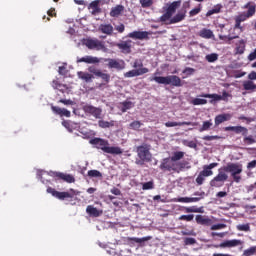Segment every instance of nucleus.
<instances>
[{
  "mask_svg": "<svg viewBox=\"0 0 256 256\" xmlns=\"http://www.w3.org/2000/svg\"><path fill=\"white\" fill-rule=\"evenodd\" d=\"M206 61H208V63H215V61H218L219 59V54L217 53H211V54H207L205 56Z\"/></svg>",
  "mask_w": 256,
  "mask_h": 256,
  "instance_id": "40",
  "label": "nucleus"
},
{
  "mask_svg": "<svg viewBox=\"0 0 256 256\" xmlns=\"http://www.w3.org/2000/svg\"><path fill=\"white\" fill-rule=\"evenodd\" d=\"M51 109L55 115H59L60 117H71V111L65 109V108H60L58 106H51Z\"/></svg>",
  "mask_w": 256,
  "mask_h": 256,
  "instance_id": "15",
  "label": "nucleus"
},
{
  "mask_svg": "<svg viewBox=\"0 0 256 256\" xmlns=\"http://www.w3.org/2000/svg\"><path fill=\"white\" fill-rule=\"evenodd\" d=\"M243 142L246 143V145H253V143H256V140L253 135H246L244 136Z\"/></svg>",
  "mask_w": 256,
  "mask_h": 256,
  "instance_id": "50",
  "label": "nucleus"
},
{
  "mask_svg": "<svg viewBox=\"0 0 256 256\" xmlns=\"http://www.w3.org/2000/svg\"><path fill=\"white\" fill-rule=\"evenodd\" d=\"M91 145H96L97 149H101L104 153H109L110 155H121L123 149L117 146H109V141L101 138H94L90 140Z\"/></svg>",
  "mask_w": 256,
  "mask_h": 256,
  "instance_id": "1",
  "label": "nucleus"
},
{
  "mask_svg": "<svg viewBox=\"0 0 256 256\" xmlns=\"http://www.w3.org/2000/svg\"><path fill=\"white\" fill-rule=\"evenodd\" d=\"M200 97H204V99H212L210 100V103H213V101H221V99H223L219 94H202Z\"/></svg>",
  "mask_w": 256,
  "mask_h": 256,
  "instance_id": "34",
  "label": "nucleus"
},
{
  "mask_svg": "<svg viewBox=\"0 0 256 256\" xmlns=\"http://www.w3.org/2000/svg\"><path fill=\"white\" fill-rule=\"evenodd\" d=\"M141 125L140 121H133L130 123L129 127L130 129H133V131H139V129H141Z\"/></svg>",
  "mask_w": 256,
  "mask_h": 256,
  "instance_id": "53",
  "label": "nucleus"
},
{
  "mask_svg": "<svg viewBox=\"0 0 256 256\" xmlns=\"http://www.w3.org/2000/svg\"><path fill=\"white\" fill-rule=\"evenodd\" d=\"M192 104L194 105H207V100L203 98H195L192 100Z\"/></svg>",
  "mask_w": 256,
  "mask_h": 256,
  "instance_id": "55",
  "label": "nucleus"
},
{
  "mask_svg": "<svg viewBox=\"0 0 256 256\" xmlns=\"http://www.w3.org/2000/svg\"><path fill=\"white\" fill-rule=\"evenodd\" d=\"M138 159H136V165L143 167L145 163H151L153 155L151 154V146L149 144H142L136 148Z\"/></svg>",
  "mask_w": 256,
  "mask_h": 256,
  "instance_id": "2",
  "label": "nucleus"
},
{
  "mask_svg": "<svg viewBox=\"0 0 256 256\" xmlns=\"http://www.w3.org/2000/svg\"><path fill=\"white\" fill-rule=\"evenodd\" d=\"M185 213H203V207L197 208L196 206L185 207Z\"/></svg>",
  "mask_w": 256,
  "mask_h": 256,
  "instance_id": "38",
  "label": "nucleus"
},
{
  "mask_svg": "<svg viewBox=\"0 0 256 256\" xmlns=\"http://www.w3.org/2000/svg\"><path fill=\"white\" fill-rule=\"evenodd\" d=\"M199 37H202V39H213V37H215V35L211 31V29L203 28L199 32Z\"/></svg>",
  "mask_w": 256,
  "mask_h": 256,
  "instance_id": "28",
  "label": "nucleus"
},
{
  "mask_svg": "<svg viewBox=\"0 0 256 256\" xmlns=\"http://www.w3.org/2000/svg\"><path fill=\"white\" fill-rule=\"evenodd\" d=\"M86 213H88V215H90V217H101V215L103 214V211L95 208L92 205H89L86 208Z\"/></svg>",
  "mask_w": 256,
  "mask_h": 256,
  "instance_id": "21",
  "label": "nucleus"
},
{
  "mask_svg": "<svg viewBox=\"0 0 256 256\" xmlns=\"http://www.w3.org/2000/svg\"><path fill=\"white\" fill-rule=\"evenodd\" d=\"M237 231H245V232H249L251 231V226L249 225V223L247 224H239L236 226Z\"/></svg>",
  "mask_w": 256,
  "mask_h": 256,
  "instance_id": "48",
  "label": "nucleus"
},
{
  "mask_svg": "<svg viewBox=\"0 0 256 256\" xmlns=\"http://www.w3.org/2000/svg\"><path fill=\"white\" fill-rule=\"evenodd\" d=\"M183 157H185V152H181V151H177L174 152L171 159L172 161H181V159H183Z\"/></svg>",
  "mask_w": 256,
  "mask_h": 256,
  "instance_id": "42",
  "label": "nucleus"
},
{
  "mask_svg": "<svg viewBox=\"0 0 256 256\" xmlns=\"http://www.w3.org/2000/svg\"><path fill=\"white\" fill-rule=\"evenodd\" d=\"M227 224H214L211 226V231H221V229H225Z\"/></svg>",
  "mask_w": 256,
  "mask_h": 256,
  "instance_id": "57",
  "label": "nucleus"
},
{
  "mask_svg": "<svg viewBox=\"0 0 256 256\" xmlns=\"http://www.w3.org/2000/svg\"><path fill=\"white\" fill-rule=\"evenodd\" d=\"M56 177L63 179V181H66L67 183H73L75 181V178L69 174L56 173Z\"/></svg>",
  "mask_w": 256,
  "mask_h": 256,
  "instance_id": "35",
  "label": "nucleus"
},
{
  "mask_svg": "<svg viewBox=\"0 0 256 256\" xmlns=\"http://www.w3.org/2000/svg\"><path fill=\"white\" fill-rule=\"evenodd\" d=\"M203 141H215V139H221L219 136H204Z\"/></svg>",
  "mask_w": 256,
  "mask_h": 256,
  "instance_id": "63",
  "label": "nucleus"
},
{
  "mask_svg": "<svg viewBox=\"0 0 256 256\" xmlns=\"http://www.w3.org/2000/svg\"><path fill=\"white\" fill-rule=\"evenodd\" d=\"M173 163L172 158H166L162 161L161 165H160V169L164 170V171H171V165Z\"/></svg>",
  "mask_w": 256,
  "mask_h": 256,
  "instance_id": "30",
  "label": "nucleus"
},
{
  "mask_svg": "<svg viewBox=\"0 0 256 256\" xmlns=\"http://www.w3.org/2000/svg\"><path fill=\"white\" fill-rule=\"evenodd\" d=\"M83 45L88 47L93 51H103L106 53L107 47H105V42L96 38H87L83 41Z\"/></svg>",
  "mask_w": 256,
  "mask_h": 256,
  "instance_id": "5",
  "label": "nucleus"
},
{
  "mask_svg": "<svg viewBox=\"0 0 256 256\" xmlns=\"http://www.w3.org/2000/svg\"><path fill=\"white\" fill-rule=\"evenodd\" d=\"M62 125L70 133H72V131H75V129H79V124H77V123H75L73 121H63Z\"/></svg>",
  "mask_w": 256,
  "mask_h": 256,
  "instance_id": "24",
  "label": "nucleus"
},
{
  "mask_svg": "<svg viewBox=\"0 0 256 256\" xmlns=\"http://www.w3.org/2000/svg\"><path fill=\"white\" fill-rule=\"evenodd\" d=\"M139 3L143 9H147L153 5V0H139Z\"/></svg>",
  "mask_w": 256,
  "mask_h": 256,
  "instance_id": "51",
  "label": "nucleus"
},
{
  "mask_svg": "<svg viewBox=\"0 0 256 256\" xmlns=\"http://www.w3.org/2000/svg\"><path fill=\"white\" fill-rule=\"evenodd\" d=\"M184 243L185 245H195V243H197V240L195 238H185Z\"/></svg>",
  "mask_w": 256,
  "mask_h": 256,
  "instance_id": "62",
  "label": "nucleus"
},
{
  "mask_svg": "<svg viewBox=\"0 0 256 256\" xmlns=\"http://www.w3.org/2000/svg\"><path fill=\"white\" fill-rule=\"evenodd\" d=\"M183 125H192V127H196L199 125L197 122H166L165 127H183Z\"/></svg>",
  "mask_w": 256,
  "mask_h": 256,
  "instance_id": "20",
  "label": "nucleus"
},
{
  "mask_svg": "<svg viewBox=\"0 0 256 256\" xmlns=\"http://www.w3.org/2000/svg\"><path fill=\"white\" fill-rule=\"evenodd\" d=\"M235 19H236V21L243 23V21H247V19H250V18L248 17V15L245 12H243V13L239 14L238 16H236Z\"/></svg>",
  "mask_w": 256,
  "mask_h": 256,
  "instance_id": "56",
  "label": "nucleus"
},
{
  "mask_svg": "<svg viewBox=\"0 0 256 256\" xmlns=\"http://www.w3.org/2000/svg\"><path fill=\"white\" fill-rule=\"evenodd\" d=\"M115 125L114 121H105V120H99L98 126L101 127V129H109V127H113Z\"/></svg>",
  "mask_w": 256,
  "mask_h": 256,
  "instance_id": "36",
  "label": "nucleus"
},
{
  "mask_svg": "<svg viewBox=\"0 0 256 256\" xmlns=\"http://www.w3.org/2000/svg\"><path fill=\"white\" fill-rule=\"evenodd\" d=\"M47 193H50L52 197H56V199H60V201L73 199L75 195H79V192L74 189H70L68 192H59L51 187L47 188Z\"/></svg>",
  "mask_w": 256,
  "mask_h": 256,
  "instance_id": "6",
  "label": "nucleus"
},
{
  "mask_svg": "<svg viewBox=\"0 0 256 256\" xmlns=\"http://www.w3.org/2000/svg\"><path fill=\"white\" fill-rule=\"evenodd\" d=\"M239 245H243V241L233 239V240H226L220 243L219 245H214V247L216 249H218V247H221L222 249H225V248L231 249V247H239Z\"/></svg>",
  "mask_w": 256,
  "mask_h": 256,
  "instance_id": "9",
  "label": "nucleus"
},
{
  "mask_svg": "<svg viewBox=\"0 0 256 256\" xmlns=\"http://www.w3.org/2000/svg\"><path fill=\"white\" fill-rule=\"evenodd\" d=\"M223 171L230 173L233 178L234 183H241V174L243 173V165L240 163H229L224 168Z\"/></svg>",
  "mask_w": 256,
  "mask_h": 256,
  "instance_id": "4",
  "label": "nucleus"
},
{
  "mask_svg": "<svg viewBox=\"0 0 256 256\" xmlns=\"http://www.w3.org/2000/svg\"><path fill=\"white\" fill-rule=\"evenodd\" d=\"M150 81H155L158 85H172V87H183L181 78L177 75L169 76H154L150 78Z\"/></svg>",
  "mask_w": 256,
  "mask_h": 256,
  "instance_id": "3",
  "label": "nucleus"
},
{
  "mask_svg": "<svg viewBox=\"0 0 256 256\" xmlns=\"http://www.w3.org/2000/svg\"><path fill=\"white\" fill-rule=\"evenodd\" d=\"M243 256H253L256 255V246H252L243 251Z\"/></svg>",
  "mask_w": 256,
  "mask_h": 256,
  "instance_id": "47",
  "label": "nucleus"
},
{
  "mask_svg": "<svg viewBox=\"0 0 256 256\" xmlns=\"http://www.w3.org/2000/svg\"><path fill=\"white\" fill-rule=\"evenodd\" d=\"M223 9V5L216 4L212 9H210L206 13V17H211V15H217L218 13H221V10Z\"/></svg>",
  "mask_w": 256,
  "mask_h": 256,
  "instance_id": "31",
  "label": "nucleus"
},
{
  "mask_svg": "<svg viewBox=\"0 0 256 256\" xmlns=\"http://www.w3.org/2000/svg\"><path fill=\"white\" fill-rule=\"evenodd\" d=\"M242 9H248L247 12H245V14L251 18L253 17V15H255L256 12V4L254 2H248L246 3Z\"/></svg>",
  "mask_w": 256,
  "mask_h": 256,
  "instance_id": "19",
  "label": "nucleus"
},
{
  "mask_svg": "<svg viewBox=\"0 0 256 256\" xmlns=\"http://www.w3.org/2000/svg\"><path fill=\"white\" fill-rule=\"evenodd\" d=\"M187 16V10H180L174 17L171 18L170 22H167V25H174L175 23H181Z\"/></svg>",
  "mask_w": 256,
  "mask_h": 256,
  "instance_id": "13",
  "label": "nucleus"
},
{
  "mask_svg": "<svg viewBox=\"0 0 256 256\" xmlns=\"http://www.w3.org/2000/svg\"><path fill=\"white\" fill-rule=\"evenodd\" d=\"M130 241H134L135 243H145L146 241H151V236H146L142 238H130Z\"/></svg>",
  "mask_w": 256,
  "mask_h": 256,
  "instance_id": "49",
  "label": "nucleus"
},
{
  "mask_svg": "<svg viewBox=\"0 0 256 256\" xmlns=\"http://www.w3.org/2000/svg\"><path fill=\"white\" fill-rule=\"evenodd\" d=\"M130 39H139L143 41V39H149V32L147 31H133L128 34Z\"/></svg>",
  "mask_w": 256,
  "mask_h": 256,
  "instance_id": "14",
  "label": "nucleus"
},
{
  "mask_svg": "<svg viewBox=\"0 0 256 256\" xmlns=\"http://www.w3.org/2000/svg\"><path fill=\"white\" fill-rule=\"evenodd\" d=\"M243 53H245V40L242 39L236 47V55H243Z\"/></svg>",
  "mask_w": 256,
  "mask_h": 256,
  "instance_id": "39",
  "label": "nucleus"
},
{
  "mask_svg": "<svg viewBox=\"0 0 256 256\" xmlns=\"http://www.w3.org/2000/svg\"><path fill=\"white\" fill-rule=\"evenodd\" d=\"M256 59V48L253 52L248 55V61H255Z\"/></svg>",
  "mask_w": 256,
  "mask_h": 256,
  "instance_id": "64",
  "label": "nucleus"
},
{
  "mask_svg": "<svg viewBox=\"0 0 256 256\" xmlns=\"http://www.w3.org/2000/svg\"><path fill=\"white\" fill-rule=\"evenodd\" d=\"M99 3H101V0H94L89 4L88 9L92 15H99V13H101Z\"/></svg>",
  "mask_w": 256,
  "mask_h": 256,
  "instance_id": "16",
  "label": "nucleus"
},
{
  "mask_svg": "<svg viewBox=\"0 0 256 256\" xmlns=\"http://www.w3.org/2000/svg\"><path fill=\"white\" fill-rule=\"evenodd\" d=\"M125 11V6L119 4L113 7L110 11V17H119Z\"/></svg>",
  "mask_w": 256,
  "mask_h": 256,
  "instance_id": "23",
  "label": "nucleus"
},
{
  "mask_svg": "<svg viewBox=\"0 0 256 256\" xmlns=\"http://www.w3.org/2000/svg\"><path fill=\"white\" fill-rule=\"evenodd\" d=\"M176 203H198L201 201L199 197H179L175 199Z\"/></svg>",
  "mask_w": 256,
  "mask_h": 256,
  "instance_id": "22",
  "label": "nucleus"
},
{
  "mask_svg": "<svg viewBox=\"0 0 256 256\" xmlns=\"http://www.w3.org/2000/svg\"><path fill=\"white\" fill-rule=\"evenodd\" d=\"M204 177H211L213 175V170L207 169L206 166H203V170L200 172Z\"/></svg>",
  "mask_w": 256,
  "mask_h": 256,
  "instance_id": "58",
  "label": "nucleus"
},
{
  "mask_svg": "<svg viewBox=\"0 0 256 256\" xmlns=\"http://www.w3.org/2000/svg\"><path fill=\"white\" fill-rule=\"evenodd\" d=\"M193 219H195V215L193 214L181 215L178 218L179 221H188V222L193 221Z\"/></svg>",
  "mask_w": 256,
  "mask_h": 256,
  "instance_id": "52",
  "label": "nucleus"
},
{
  "mask_svg": "<svg viewBox=\"0 0 256 256\" xmlns=\"http://www.w3.org/2000/svg\"><path fill=\"white\" fill-rule=\"evenodd\" d=\"M225 131H233L236 135H243V137H247L249 135V130L243 126H227L224 128Z\"/></svg>",
  "mask_w": 256,
  "mask_h": 256,
  "instance_id": "10",
  "label": "nucleus"
},
{
  "mask_svg": "<svg viewBox=\"0 0 256 256\" xmlns=\"http://www.w3.org/2000/svg\"><path fill=\"white\" fill-rule=\"evenodd\" d=\"M99 31L105 35H113V25L111 24H101L99 26Z\"/></svg>",
  "mask_w": 256,
  "mask_h": 256,
  "instance_id": "25",
  "label": "nucleus"
},
{
  "mask_svg": "<svg viewBox=\"0 0 256 256\" xmlns=\"http://www.w3.org/2000/svg\"><path fill=\"white\" fill-rule=\"evenodd\" d=\"M171 17H173V15L169 12L166 11V13H164L161 17H160V21L162 23H165L167 25V23H170L171 21Z\"/></svg>",
  "mask_w": 256,
  "mask_h": 256,
  "instance_id": "43",
  "label": "nucleus"
},
{
  "mask_svg": "<svg viewBox=\"0 0 256 256\" xmlns=\"http://www.w3.org/2000/svg\"><path fill=\"white\" fill-rule=\"evenodd\" d=\"M225 121H231V114L217 115L214 119L215 127H219V125H221V123H225Z\"/></svg>",
  "mask_w": 256,
  "mask_h": 256,
  "instance_id": "18",
  "label": "nucleus"
},
{
  "mask_svg": "<svg viewBox=\"0 0 256 256\" xmlns=\"http://www.w3.org/2000/svg\"><path fill=\"white\" fill-rule=\"evenodd\" d=\"M145 73H149L148 68L134 69V70H130V71L124 73V77L129 79L131 77H139L141 75H145Z\"/></svg>",
  "mask_w": 256,
  "mask_h": 256,
  "instance_id": "11",
  "label": "nucleus"
},
{
  "mask_svg": "<svg viewBox=\"0 0 256 256\" xmlns=\"http://www.w3.org/2000/svg\"><path fill=\"white\" fill-rule=\"evenodd\" d=\"M182 145H185V147H189L190 149H197V143H195V141L182 140Z\"/></svg>",
  "mask_w": 256,
  "mask_h": 256,
  "instance_id": "46",
  "label": "nucleus"
},
{
  "mask_svg": "<svg viewBox=\"0 0 256 256\" xmlns=\"http://www.w3.org/2000/svg\"><path fill=\"white\" fill-rule=\"evenodd\" d=\"M108 67L109 69H117L118 71H123V69H125V61L108 59Z\"/></svg>",
  "mask_w": 256,
  "mask_h": 256,
  "instance_id": "12",
  "label": "nucleus"
},
{
  "mask_svg": "<svg viewBox=\"0 0 256 256\" xmlns=\"http://www.w3.org/2000/svg\"><path fill=\"white\" fill-rule=\"evenodd\" d=\"M227 179H229V175L225 173V170L219 169L218 174L210 181V187H223Z\"/></svg>",
  "mask_w": 256,
  "mask_h": 256,
  "instance_id": "7",
  "label": "nucleus"
},
{
  "mask_svg": "<svg viewBox=\"0 0 256 256\" xmlns=\"http://www.w3.org/2000/svg\"><path fill=\"white\" fill-rule=\"evenodd\" d=\"M78 79H81L82 81H85V83H91L93 81V75L80 71L77 73Z\"/></svg>",
  "mask_w": 256,
  "mask_h": 256,
  "instance_id": "26",
  "label": "nucleus"
},
{
  "mask_svg": "<svg viewBox=\"0 0 256 256\" xmlns=\"http://www.w3.org/2000/svg\"><path fill=\"white\" fill-rule=\"evenodd\" d=\"M83 111L92 115L95 119H103V109H101V107H95L87 104L83 107Z\"/></svg>",
  "mask_w": 256,
  "mask_h": 256,
  "instance_id": "8",
  "label": "nucleus"
},
{
  "mask_svg": "<svg viewBox=\"0 0 256 256\" xmlns=\"http://www.w3.org/2000/svg\"><path fill=\"white\" fill-rule=\"evenodd\" d=\"M183 75V79H187V77H191V75H195V69L191 68V67H186L183 71H182Z\"/></svg>",
  "mask_w": 256,
  "mask_h": 256,
  "instance_id": "41",
  "label": "nucleus"
},
{
  "mask_svg": "<svg viewBox=\"0 0 256 256\" xmlns=\"http://www.w3.org/2000/svg\"><path fill=\"white\" fill-rule=\"evenodd\" d=\"M77 63H99V58L92 56H84L77 58Z\"/></svg>",
  "mask_w": 256,
  "mask_h": 256,
  "instance_id": "27",
  "label": "nucleus"
},
{
  "mask_svg": "<svg viewBox=\"0 0 256 256\" xmlns=\"http://www.w3.org/2000/svg\"><path fill=\"white\" fill-rule=\"evenodd\" d=\"M205 178H206V176L202 175L200 172L196 178L197 185H203V183H205Z\"/></svg>",
  "mask_w": 256,
  "mask_h": 256,
  "instance_id": "60",
  "label": "nucleus"
},
{
  "mask_svg": "<svg viewBox=\"0 0 256 256\" xmlns=\"http://www.w3.org/2000/svg\"><path fill=\"white\" fill-rule=\"evenodd\" d=\"M88 177L101 179V177H103V174L99 170H90L88 171Z\"/></svg>",
  "mask_w": 256,
  "mask_h": 256,
  "instance_id": "45",
  "label": "nucleus"
},
{
  "mask_svg": "<svg viewBox=\"0 0 256 256\" xmlns=\"http://www.w3.org/2000/svg\"><path fill=\"white\" fill-rule=\"evenodd\" d=\"M131 40L123 41L119 44H117L118 49L122 51V53H125L126 55L131 53Z\"/></svg>",
  "mask_w": 256,
  "mask_h": 256,
  "instance_id": "17",
  "label": "nucleus"
},
{
  "mask_svg": "<svg viewBox=\"0 0 256 256\" xmlns=\"http://www.w3.org/2000/svg\"><path fill=\"white\" fill-rule=\"evenodd\" d=\"M189 163L188 162H178V168L177 173H180V171H183V169H189Z\"/></svg>",
  "mask_w": 256,
  "mask_h": 256,
  "instance_id": "54",
  "label": "nucleus"
},
{
  "mask_svg": "<svg viewBox=\"0 0 256 256\" xmlns=\"http://www.w3.org/2000/svg\"><path fill=\"white\" fill-rule=\"evenodd\" d=\"M196 223L198 225H211V219L207 218V216L196 215Z\"/></svg>",
  "mask_w": 256,
  "mask_h": 256,
  "instance_id": "29",
  "label": "nucleus"
},
{
  "mask_svg": "<svg viewBox=\"0 0 256 256\" xmlns=\"http://www.w3.org/2000/svg\"><path fill=\"white\" fill-rule=\"evenodd\" d=\"M129 109H133V102L131 101L123 102L122 108H121L122 113H126L127 111H129Z\"/></svg>",
  "mask_w": 256,
  "mask_h": 256,
  "instance_id": "44",
  "label": "nucleus"
},
{
  "mask_svg": "<svg viewBox=\"0 0 256 256\" xmlns=\"http://www.w3.org/2000/svg\"><path fill=\"white\" fill-rule=\"evenodd\" d=\"M181 5V2L180 1H174L172 2L168 8H167V12L170 13V15H173L176 11H177V8H179Z\"/></svg>",
  "mask_w": 256,
  "mask_h": 256,
  "instance_id": "32",
  "label": "nucleus"
},
{
  "mask_svg": "<svg viewBox=\"0 0 256 256\" xmlns=\"http://www.w3.org/2000/svg\"><path fill=\"white\" fill-rule=\"evenodd\" d=\"M153 187H154V184H153L152 181L145 182V183L142 185L143 191H148L149 189H153Z\"/></svg>",
  "mask_w": 256,
  "mask_h": 256,
  "instance_id": "59",
  "label": "nucleus"
},
{
  "mask_svg": "<svg viewBox=\"0 0 256 256\" xmlns=\"http://www.w3.org/2000/svg\"><path fill=\"white\" fill-rule=\"evenodd\" d=\"M243 87H244L245 91H255L256 84L254 81L246 80L243 82Z\"/></svg>",
  "mask_w": 256,
  "mask_h": 256,
  "instance_id": "33",
  "label": "nucleus"
},
{
  "mask_svg": "<svg viewBox=\"0 0 256 256\" xmlns=\"http://www.w3.org/2000/svg\"><path fill=\"white\" fill-rule=\"evenodd\" d=\"M213 127V121L212 120H207L202 123V127L199 128V132L203 133V131H209Z\"/></svg>",
  "mask_w": 256,
  "mask_h": 256,
  "instance_id": "37",
  "label": "nucleus"
},
{
  "mask_svg": "<svg viewBox=\"0 0 256 256\" xmlns=\"http://www.w3.org/2000/svg\"><path fill=\"white\" fill-rule=\"evenodd\" d=\"M48 175L49 173L47 172H43V171L37 172V177L41 180L42 183H45V180L43 179V177H47Z\"/></svg>",
  "mask_w": 256,
  "mask_h": 256,
  "instance_id": "61",
  "label": "nucleus"
}]
</instances>
